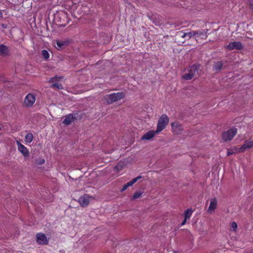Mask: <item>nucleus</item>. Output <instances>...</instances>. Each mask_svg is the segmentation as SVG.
I'll list each match as a JSON object with an SVG mask.
<instances>
[{"instance_id":"obj_1","label":"nucleus","mask_w":253,"mask_h":253,"mask_svg":"<svg viewBox=\"0 0 253 253\" xmlns=\"http://www.w3.org/2000/svg\"><path fill=\"white\" fill-rule=\"evenodd\" d=\"M124 94L123 92L114 93L105 96L104 99L108 104L120 100L124 97Z\"/></svg>"},{"instance_id":"obj_2","label":"nucleus","mask_w":253,"mask_h":253,"mask_svg":"<svg viewBox=\"0 0 253 253\" xmlns=\"http://www.w3.org/2000/svg\"><path fill=\"white\" fill-rule=\"evenodd\" d=\"M169 118L166 114L162 115L160 118L157 124V132H159L164 129L169 123Z\"/></svg>"},{"instance_id":"obj_3","label":"nucleus","mask_w":253,"mask_h":253,"mask_svg":"<svg viewBox=\"0 0 253 253\" xmlns=\"http://www.w3.org/2000/svg\"><path fill=\"white\" fill-rule=\"evenodd\" d=\"M198 66L196 65H193L188 68V72L185 73L182 77V78L185 80L192 79L193 77L198 72Z\"/></svg>"},{"instance_id":"obj_4","label":"nucleus","mask_w":253,"mask_h":253,"mask_svg":"<svg viewBox=\"0 0 253 253\" xmlns=\"http://www.w3.org/2000/svg\"><path fill=\"white\" fill-rule=\"evenodd\" d=\"M237 129L235 127H232L222 133V137L224 141H230L236 134Z\"/></svg>"},{"instance_id":"obj_5","label":"nucleus","mask_w":253,"mask_h":253,"mask_svg":"<svg viewBox=\"0 0 253 253\" xmlns=\"http://www.w3.org/2000/svg\"><path fill=\"white\" fill-rule=\"evenodd\" d=\"M36 101L35 96L31 93H28L24 100V105L26 107H31Z\"/></svg>"},{"instance_id":"obj_6","label":"nucleus","mask_w":253,"mask_h":253,"mask_svg":"<svg viewBox=\"0 0 253 253\" xmlns=\"http://www.w3.org/2000/svg\"><path fill=\"white\" fill-rule=\"evenodd\" d=\"M226 48L230 50H241L243 48V45L240 42H230L226 46Z\"/></svg>"},{"instance_id":"obj_7","label":"nucleus","mask_w":253,"mask_h":253,"mask_svg":"<svg viewBox=\"0 0 253 253\" xmlns=\"http://www.w3.org/2000/svg\"><path fill=\"white\" fill-rule=\"evenodd\" d=\"M253 147V140H248L245 141L244 144L240 147L238 148L237 152L238 153L244 152L245 151Z\"/></svg>"},{"instance_id":"obj_8","label":"nucleus","mask_w":253,"mask_h":253,"mask_svg":"<svg viewBox=\"0 0 253 253\" xmlns=\"http://www.w3.org/2000/svg\"><path fill=\"white\" fill-rule=\"evenodd\" d=\"M217 206V200L215 198H211L210 200V205L207 211L210 214H212L214 212Z\"/></svg>"},{"instance_id":"obj_9","label":"nucleus","mask_w":253,"mask_h":253,"mask_svg":"<svg viewBox=\"0 0 253 253\" xmlns=\"http://www.w3.org/2000/svg\"><path fill=\"white\" fill-rule=\"evenodd\" d=\"M36 241L39 245H46L48 240L44 234L39 233L36 235Z\"/></svg>"},{"instance_id":"obj_10","label":"nucleus","mask_w":253,"mask_h":253,"mask_svg":"<svg viewBox=\"0 0 253 253\" xmlns=\"http://www.w3.org/2000/svg\"><path fill=\"white\" fill-rule=\"evenodd\" d=\"M16 144L18 151L25 157H28L29 155L28 149L19 141H16Z\"/></svg>"},{"instance_id":"obj_11","label":"nucleus","mask_w":253,"mask_h":253,"mask_svg":"<svg viewBox=\"0 0 253 253\" xmlns=\"http://www.w3.org/2000/svg\"><path fill=\"white\" fill-rule=\"evenodd\" d=\"M92 198L88 195H84L79 199V202L82 207L87 206Z\"/></svg>"},{"instance_id":"obj_12","label":"nucleus","mask_w":253,"mask_h":253,"mask_svg":"<svg viewBox=\"0 0 253 253\" xmlns=\"http://www.w3.org/2000/svg\"><path fill=\"white\" fill-rule=\"evenodd\" d=\"M172 131L175 134H179L182 130V126L177 123L174 122L171 124Z\"/></svg>"},{"instance_id":"obj_13","label":"nucleus","mask_w":253,"mask_h":253,"mask_svg":"<svg viewBox=\"0 0 253 253\" xmlns=\"http://www.w3.org/2000/svg\"><path fill=\"white\" fill-rule=\"evenodd\" d=\"M157 130L154 131L153 130H151L146 132L145 134L143 135L142 137V139L143 140H150L152 138H153L156 133H157Z\"/></svg>"},{"instance_id":"obj_14","label":"nucleus","mask_w":253,"mask_h":253,"mask_svg":"<svg viewBox=\"0 0 253 253\" xmlns=\"http://www.w3.org/2000/svg\"><path fill=\"white\" fill-rule=\"evenodd\" d=\"M196 31H192L188 33H183L181 36V37L186 38L187 39H190V38L196 36Z\"/></svg>"},{"instance_id":"obj_15","label":"nucleus","mask_w":253,"mask_h":253,"mask_svg":"<svg viewBox=\"0 0 253 253\" xmlns=\"http://www.w3.org/2000/svg\"><path fill=\"white\" fill-rule=\"evenodd\" d=\"M74 120V117L72 114L66 116L63 121V123L66 125H70Z\"/></svg>"},{"instance_id":"obj_16","label":"nucleus","mask_w":253,"mask_h":253,"mask_svg":"<svg viewBox=\"0 0 253 253\" xmlns=\"http://www.w3.org/2000/svg\"><path fill=\"white\" fill-rule=\"evenodd\" d=\"M33 140V135L31 133H27L25 137V142L26 144H29L32 142Z\"/></svg>"},{"instance_id":"obj_17","label":"nucleus","mask_w":253,"mask_h":253,"mask_svg":"<svg viewBox=\"0 0 253 253\" xmlns=\"http://www.w3.org/2000/svg\"><path fill=\"white\" fill-rule=\"evenodd\" d=\"M193 211L191 209L186 210L184 212V218L189 220L191 216Z\"/></svg>"},{"instance_id":"obj_18","label":"nucleus","mask_w":253,"mask_h":253,"mask_svg":"<svg viewBox=\"0 0 253 253\" xmlns=\"http://www.w3.org/2000/svg\"><path fill=\"white\" fill-rule=\"evenodd\" d=\"M141 178V176H138L134 178H133L132 180L128 182L127 183H126L128 187L131 186L134 184L138 180Z\"/></svg>"},{"instance_id":"obj_19","label":"nucleus","mask_w":253,"mask_h":253,"mask_svg":"<svg viewBox=\"0 0 253 253\" xmlns=\"http://www.w3.org/2000/svg\"><path fill=\"white\" fill-rule=\"evenodd\" d=\"M222 66V63L220 61H218L215 63L213 66V69L216 71H219L221 69Z\"/></svg>"},{"instance_id":"obj_20","label":"nucleus","mask_w":253,"mask_h":253,"mask_svg":"<svg viewBox=\"0 0 253 253\" xmlns=\"http://www.w3.org/2000/svg\"><path fill=\"white\" fill-rule=\"evenodd\" d=\"M7 51V48L6 47L1 44L0 45V55H3L5 54Z\"/></svg>"},{"instance_id":"obj_21","label":"nucleus","mask_w":253,"mask_h":253,"mask_svg":"<svg viewBox=\"0 0 253 253\" xmlns=\"http://www.w3.org/2000/svg\"><path fill=\"white\" fill-rule=\"evenodd\" d=\"M42 55L45 59H47L49 57L48 52L46 50H42Z\"/></svg>"},{"instance_id":"obj_22","label":"nucleus","mask_w":253,"mask_h":253,"mask_svg":"<svg viewBox=\"0 0 253 253\" xmlns=\"http://www.w3.org/2000/svg\"><path fill=\"white\" fill-rule=\"evenodd\" d=\"M123 168V165L121 163L118 164L115 168L114 170L118 172L120 170H122Z\"/></svg>"},{"instance_id":"obj_23","label":"nucleus","mask_w":253,"mask_h":253,"mask_svg":"<svg viewBox=\"0 0 253 253\" xmlns=\"http://www.w3.org/2000/svg\"><path fill=\"white\" fill-rule=\"evenodd\" d=\"M141 195H142V193L140 192H135L132 197V199L133 200L137 199L138 198H140Z\"/></svg>"},{"instance_id":"obj_24","label":"nucleus","mask_w":253,"mask_h":253,"mask_svg":"<svg viewBox=\"0 0 253 253\" xmlns=\"http://www.w3.org/2000/svg\"><path fill=\"white\" fill-rule=\"evenodd\" d=\"M196 33H196V36H206V34L203 30L196 31Z\"/></svg>"},{"instance_id":"obj_25","label":"nucleus","mask_w":253,"mask_h":253,"mask_svg":"<svg viewBox=\"0 0 253 253\" xmlns=\"http://www.w3.org/2000/svg\"><path fill=\"white\" fill-rule=\"evenodd\" d=\"M237 228V224L235 222H232L231 223V229L234 231L236 230Z\"/></svg>"},{"instance_id":"obj_26","label":"nucleus","mask_w":253,"mask_h":253,"mask_svg":"<svg viewBox=\"0 0 253 253\" xmlns=\"http://www.w3.org/2000/svg\"><path fill=\"white\" fill-rule=\"evenodd\" d=\"M56 44L58 47L61 48L62 46L65 44V42L60 41H57Z\"/></svg>"},{"instance_id":"obj_27","label":"nucleus","mask_w":253,"mask_h":253,"mask_svg":"<svg viewBox=\"0 0 253 253\" xmlns=\"http://www.w3.org/2000/svg\"><path fill=\"white\" fill-rule=\"evenodd\" d=\"M52 86L53 87H56L58 89H62V85L61 84L59 83H55L52 84Z\"/></svg>"},{"instance_id":"obj_28","label":"nucleus","mask_w":253,"mask_h":253,"mask_svg":"<svg viewBox=\"0 0 253 253\" xmlns=\"http://www.w3.org/2000/svg\"><path fill=\"white\" fill-rule=\"evenodd\" d=\"M128 187V186H127V185L126 184H125V185H124V186H123L122 189H121V192H124L126 190V189Z\"/></svg>"},{"instance_id":"obj_29","label":"nucleus","mask_w":253,"mask_h":253,"mask_svg":"<svg viewBox=\"0 0 253 253\" xmlns=\"http://www.w3.org/2000/svg\"><path fill=\"white\" fill-rule=\"evenodd\" d=\"M45 162V160L43 159H41L38 162V164L40 165H42Z\"/></svg>"},{"instance_id":"obj_30","label":"nucleus","mask_w":253,"mask_h":253,"mask_svg":"<svg viewBox=\"0 0 253 253\" xmlns=\"http://www.w3.org/2000/svg\"><path fill=\"white\" fill-rule=\"evenodd\" d=\"M237 150H238V148H235V151H232V152H231V151H229L228 152L227 154H228V155H231V154H233V153L237 152Z\"/></svg>"},{"instance_id":"obj_31","label":"nucleus","mask_w":253,"mask_h":253,"mask_svg":"<svg viewBox=\"0 0 253 253\" xmlns=\"http://www.w3.org/2000/svg\"><path fill=\"white\" fill-rule=\"evenodd\" d=\"M187 220L188 219H186V218H184V220L181 223V225H184L186 223Z\"/></svg>"},{"instance_id":"obj_32","label":"nucleus","mask_w":253,"mask_h":253,"mask_svg":"<svg viewBox=\"0 0 253 253\" xmlns=\"http://www.w3.org/2000/svg\"><path fill=\"white\" fill-rule=\"evenodd\" d=\"M54 80H55V78H51L50 79L49 82H53Z\"/></svg>"},{"instance_id":"obj_33","label":"nucleus","mask_w":253,"mask_h":253,"mask_svg":"<svg viewBox=\"0 0 253 253\" xmlns=\"http://www.w3.org/2000/svg\"><path fill=\"white\" fill-rule=\"evenodd\" d=\"M173 253H178L174 252Z\"/></svg>"}]
</instances>
